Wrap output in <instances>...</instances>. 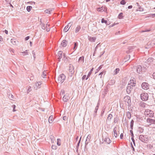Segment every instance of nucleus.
Returning <instances> with one entry per match:
<instances>
[{"mask_svg": "<svg viewBox=\"0 0 155 155\" xmlns=\"http://www.w3.org/2000/svg\"><path fill=\"white\" fill-rule=\"evenodd\" d=\"M117 128L116 127H115L113 129V132L114 134V135L115 137H117Z\"/></svg>", "mask_w": 155, "mask_h": 155, "instance_id": "b1692460", "label": "nucleus"}, {"mask_svg": "<svg viewBox=\"0 0 155 155\" xmlns=\"http://www.w3.org/2000/svg\"><path fill=\"white\" fill-rule=\"evenodd\" d=\"M57 146L55 145H53L52 146L51 148L52 149L55 150L57 149Z\"/></svg>", "mask_w": 155, "mask_h": 155, "instance_id": "79ce46f5", "label": "nucleus"}, {"mask_svg": "<svg viewBox=\"0 0 155 155\" xmlns=\"http://www.w3.org/2000/svg\"><path fill=\"white\" fill-rule=\"evenodd\" d=\"M147 122L149 124V125H151V124H155V120L150 118H147Z\"/></svg>", "mask_w": 155, "mask_h": 155, "instance_id": "6e6552de", "label": "nucleus"}, {"mask_svg": "<svg viewBox=\"0 0 155 155\" xmlns=\"http://www.w3.org/2000/svg\"><path fill=\"white\" fill-rule=\"evenodd\" d=\"M154 45H155V39H153L152 41H149L145 47L146 48L148 49L153 46Z\"/></svg>", "mask_w": 155, "mask_h": 155, "instance_id": "7ed1b4c3", "label": "nucleus"}, {"mask_svg": "<svg viewBox=\"0 0 155 155\" xmlns=\"http://www.w3.org/2000/svg\"><path fill=\"white\" fill-rule=\"evenodd\" d=\"M67 59V57L66 56L65 54L64 53L63 54V59L64 60H65L66 59Z\"/></svg>", "mask_w": 155, "mask_h": 155, "instance_id": "13d9d810", "label": "nucleus"}, {"mask_svg": "<svg viewBox=\"0 0 155 155\" xmlns=\"http://www.w3.org/2000/svg\"><path fill=\"white\" fill-rule=\"evenodd\" d=\"M153 58H149L147 61V63L150 64L153 61Z\"/></svg>", "mask_w": 155, "mask_h": 155, "instance_id": "a878e982", "label": "nucleus"}, {"mask_svg": "<svg viewBox=\"0 0 155 155\" xmlns=\"http://www.w3.org/2000/svg\"><path fill=\"white\" fill-rule=\"evenodd\" d=\"M131 147L132 148L133 150L134 151H135V149H134V147H133V145H132V143L131 142Z\"/></svg>", "mask_w": 155, "mask_h": 155, "instance_id": "69168bd1", "label": "nucleus"}, {"mask_svg": "<svg viewBox=\"0 0 155 155\" xmlns=\"http://www.w3.org/2000/svg\"><path fill=\"white\" fill-rule=\"evenodd\" d=\"M140 106L143 107H145V104L144 102H141L140 104Z\"/></svg>", "mask_w": 155, "mask_h": 155, "instance_id": "a19ab883", "label": "nucleus"}, {"mask_svg": "<svg viewBox=\"0 0 155 155\" xmlns=\"http://www.w3.org/2000/svg\"><path fill=\"white\" fill-rule=\"evenodd\" d=\"M13 97L14 96L12 94H9L8 96V97L9 98L12 100V99H13Z\"/></svg>", "mask_w": 155, "mask_h": 155, "instance_id": "8fccbe9b", "label": "nucleus"}, {"mask_svg": "<svg viewBox=\"0 0 155 155\" xmlns=\"http://www.w3.org/2000/svg\"><path fill=\"white\" fill-rule=\"evenodd\" d=\"M68 44V42L66 40H64L62 41L61 45L63 47H66Z\"/></svg>", "mask_w": 155, "mask_h": 155, "instance_id": "f3484780", "label": "nucleus"}, {"mask_svg": "<svg viewBox=\"0 0 155 155\" xmlns=\"http://www.w3.org/2000/svg\"><path fill=\"white\" fill-rule=\"evenodd\" d=\"M113 117V115L111 114H110L108 115V117H107V119L108 120H111L112 118Z\"/></svg>", "mask_w": 155, "mask_h": 155, "instance_id": "e433bc0d", "label": "nucleus"}, {"mask_svg": "<svg viewBox=\"0 0 155 155\" xmlns=\"http://www.w3.org/2000/svg\"><path fill=\"white\" fill-rule=\"evenodd\" d=\"M144 114L146 116H148L149 117H153L154 113L152 111L149 109H147L145 110Z\"/></svg>", "mask_w": 155, "mask_h": 155, "instance_id": "39448f33", "label": "nucleus"}, {"mask_svg": "<svg viewBox=\"0 0 155 155\" xmlns=\"http://www.w3.org/2000/svg\"><path fill=\"white\" fill-rule=\"evenodd\" d=\"M130 83L128 84H130V86H131L132 87H133L135 86L136 85V83L134 82V81L132 80H130Z\"/></svg>", "mask_w": 155, "mask_h": 155, "instance_id": "4be33fe9", "label": "nucleus"}, {"mask_svg": "<svg viewBox=\"0 0 155 155\" xmlns=\"http://www.w3.org/2000/svg\"><path fill=\"white\" fill-rule=\"evenodd\" d=\"M133 89V87L130 86V84H128L126 89V91L128 94H130L131 91Z\"/></svg>", "mask_w": 155, "mask_h": 155, "instance_id": "ddd939ff", "label": "nucleus"}, {"mask_svg": "<svg viewBox=\"0 0 155 155\" xmlns=\"http://www.w3.org/2000/svg\"><path fill=\"white\" fill-rule=\"evenodd\" d=\"M81 137L80 138L79 140L78 141V143L77 144V145L76 146V148H79V144H80V141H81Z\"/></svg>", "mask_w": 155, "mask_h": 155, "instance_id": "09e8293b", "label": "nucleus"}, {"mask_svg": "<svg viewBox=\"0 0 155 155\" xmlns=\"http://www.w3.org/2000/svg\"><path fill=\"white\" fill-rule=\"evenodd\" d=\"M84 57L83 56L80 57L79 58L78 62L79 64H83L84 62Z\"/></svg>", "mask_w": 155, "mask_h": 155, "instance_id": "a211bd4d", "label": "nucleus"}, {"mask_svg": "<svg viewBox=\"0 0 155 155\" xmlns=\"http://www.w3.org/2000/svg\"><path fill=\"white\" fill-rule=\"evenodd\" d=\"M93 70H94V68H93L91 69L90 71L89 72V73L86 77V80H87V79L89 78V77L91 75V74L92 73V71H93Z\"/></svg>", "mask_w": 155, "mask_h": 155, "instance_id": "cd10ccee", "label": "nucleus"}, {"mask_svg": "<svg viewBox=\"0 0 155 155\" xmlns=\"http://www.w3.org/2000/svg\"><path fill=\"white\" fill-rule=\"evenodd\" d=\"M126 115L127 117V118L129 119H130L131 118V114L130 112L129 111H128Z\"/></svg>", "mask_w": 155, "mask_h": 155, "instance_id": "f704fd0d", "label": "nucleus"}, {"mask_svg": "<svg viewBox=\"0 0 155 155\" xmlns=\"http://www.w3.org/2000/svg\"><path fill=\"white\" fill-rule=\"evenodd\" d=\"M81 29V26L79 25H78L76 28V29L75 30V32L76 33H77Z\"/></svg>", "mask_w": 155, "mask_h": 155, "instance_id": "c756f323", "label": "nucleus"}, {"mask_svg": "<svg viewBox=\"0 0 155 155\" xmlns=\"http://www.w3.org/2000/svg\"><path fill=\"white\" fill-rule=\"evenodd\" d=\"M115 82V81L114 80H111L109 82V84L110 85H113Z\"/></svg>", "mask_w": 155, "mask_h": 155, "instance_id": "473e14b6", "label": "nucleus"}, {"mask_svg": "<svg viewBox=\"0 0 155 155\" xmlns=\"http://www.w3.org/2000/svg\"><path fill=\"white\" fill-rule=\"evenodd\" d=\"M32 8V6H28L27 7L26 9L28 12H29L31 10Z\"/></svg>", "mask_w": 155, "mask_h": 155, "instance_id": "4c0bfd02", "label": "nucleus"}, {"mask_svg": "<svg viewBox=\"0 0 155 155\" xmlns=\"http://www.w3.org/2000/svg\"><path fill=\"white\" fill-rule=\"evenodd\" d=\"M74 47L73 49L74 51H75L77 48V47L78 45V43L76 41V42H74Z\"/></svg>", "mask_w": 155, "mask_h": 155, "instance_id": "393cba45", "label": "nucleus"}, {"mask_svg": "<svg viewBox=\"0 0 155 155\" xmlns=\"http://www.w3.org/2000/svg\"><path fill=\"white\" fill-rule=\"evenodd\" d=\"M139 139L142 142L147 143L148 141V138L146 135H141L139 136Z\"/></svg>", "mask_w": 155, "mask_h": 155, "instance_id": "f03ea898", "label": "nucleus"}, {"mask_svg": "<svg viewBox=\"0 0 155 155\" xmlns=\"http://www.w3.org/2000/svg\"><path fill=\"white\" fill-rule=\"evenodd\" d=\"M104 140V141L107 144H110L111 142V141L108 137L104 138L103 136V141Z\"/></svg>", "mask_w": 155, "mask_h": 155, "instance_id": "9b49d317", "label": "nucleus"}, {"mask_svg": "<svg viewBox=\"0 0 155 155\" xmlns=\"http://www.w3.org/2000/svg\"><path fill=\"white\" fill-rule=\"evenodd\" d=\"M66 78V76L64 74H62L59 75L58 78V83H62L64 82Z\"/></svg>", "mask_w": 155, "mask_h": 155, "instance_id": "20e7f679", "label": "nucleus"}, {"mask_svg": "<svg viewBox=\"0 0 155 155\" xmlns=\"http://www.w3.org/2000/svg\"><path fill=\"white\" fill-rule=\"evenodd\" d=\"M149 17L150 18H155V14H152L149 15Z\"/></svg>", "mask_w": 155, "mask_h": 155, "instance_id": "49530a36", "label": "nucleus"}, {"mask_svg": "<svg viewBox=\"0 0 155 155\" xmlns=\"http://www.w3.org/2000/svg\"><path fill=\"white\" fill-rule=\"evenodd\" d=\"M150 31V29H146L144 30H142L141 31V32H149Z\"/></svg>", "mask_w": 155, "mask_h": 155, "instance_id": "864d4df0", "label": "nucleus"}, {"mask_svg": "<svg viewBox=\"0 0 155 155\" xmlns=\"http://www.w3.org/2000/svg\"><path fill=\"white\" fill-rule=\"evenodd\" d=\"M126 3L124 0H122L120 2V4L122 5H124Z\"/></svg>", "mask_w": 155, "mask_h": 155, "instance_id": "a18cd8bd", "label": "nucleus"}, {"mask_svg": "<svg viewBox=\"0 0 155 155\" xmlns=\"http://www.w3.org/2000/svg\"><path fill=\"white\" fill-rule=\"evenodd\" d=\"M32 53L33 56L34 58L35 59V53L34 51H32Z\"/></svg>", "mask_w": 155, "mask_h": 155, "instance_id": "338daca9", "label": "nucleus"}, {"mask_svg": "<svg viewBox=\"0 0 155 155\" xmlns=\"http://www.w3.org/2000/svg\"><path fill=\"white\" fill-rule=\"evenodd\" d=\"M49 25L47 24L45 27L46 31L48 32L50 31V28L49 27Z\"/></svg>", "mask_w": 155, "mask_h": 155, "instance_id": "ea45409f", "label": "nucleus"}, {"mask_svg": "<svg viewBox=\"0 0 155 155\" xmlns=\"http://www.w3.org/2000/svg\"><path fill=\"white\" fill-rule=\"evenodd\" d=\"M46 72H45V71H44L42 73V77L43 78H45V77L46 76Z\"/></svg>", "mask_w": 155, "mask_h": 155, "instance_id": "de8ad7c7", "label": "nucleus"}, {"mask_svg": "<svg viewBox=\"0 0 155 155\" xmlns=\"http://www.w3.org/2000/svg\"><path fill=\"white\" fill-rule=\"evenodd\" d=\"M140 96L141 99L143 101H147L149 97L148 94L145 93L141 94Z\"/></svg>", "mask_w": 155, "mask_h": 155, "instance_id": "423d86ee", "label": "nucleus"}, {"mask_svg": "<svg viewBox=\"0 0 155 155\" xmlns=\"http://www.w3.org/2000/svg\"><path fill=\"white\" fill-rule=\"evenodd\" d=\"M22 55H26L28 54L27 53V50H26L25 51L22 52Z\"/></svg>", "mask_w": 155, "mask_h": 155, "instance_id": "37998d69", "label": "nucleus"}, {"mask_svg": "<svg viewBox=\"0 0 155 155\" xmlns=\"http://www.w3.org/2000/svg\"><path fill=\"white\" fill-rule=\"evenodd\" d=\"M104 111H105V110L104 109H103V110H102L101 112V116H102L104 114Z\"/></svg>", "mask_w": 155, "mask_h": 155, "instance_id": "bf43d9fd", "label": "nucleus"}, {"mask_svg": "<svg viewBox=\"0 0 155 155\" xmlns=\"http://www.w3.org/2000/svg\"><path fill=\"white\" fill-rule=\"evenodd\" d=\"M131 102V100L130 99L129 100L128 102H127L126 103H125V105H126L128 106H130L131 104H130V103Z\"/></svg>", "mask_w": 155, "mask_h": 155, "instance_id": "58836bf2", "label": "nucleus"}, {"mask_svg": "<svg viewBox=\"0 0 155 155\" xmlns=\"http://www.w3.org/2000/svg\"><path fill=\"white\" fill-rule=\"evenodd\" d=\"M12 108H13V111L14 112L15 111V107H16L15 105H13L12 106Z\"/></svg>", "mask_w": 155, "mask_h": 155, "instance_id": "680f3d73", "label": "nucleus"}, {"mask_svg": "<svg viewBox=\"0 0 155 155\" xmlns=\"http://www.w3.org/2000/svg\"><path fill=\"white\" fill-rule=\"evenodd\" d=\"M32 90L31 87L29 86L28 87V89L27 90V93H28L30 91H31Z\"/></svg>", "mask_w": 155, "mask_h": 155, "instance_id": "c03bdc74", "label": "nucleus"}, {"mask_svg": "<svg viewBox=\"0 0 155 155\" xmlns=\"http://www.w3.org/2000/svg\"><path fill=\"white\" fill-rule=\"evenodd\" d=\"M130 97L129 96H125L124 98V101L125 102V103H126L127 102H128V101L130 99Z\"/></svg>", "mask_w": 155, "mask_h": 155, "instance_id": "5701e85b", "label": "nucleus"}, {"mask_svg": "<svg viewBox=\"0 0 155 155\" xmlns=\"http://www.w3.org/2000/svg\"><path fill=\"white\" fill-rule=\"evenodd\" d=\"M98 106H96L95 107V110L94 111V112L95 113H96L97 112V110H98Z\"/></svg>", "mask_w": 155, "mask_h": 155, "instance_id": "0e129e2a", "label": "nucleus"}, {"mask_svg": "<svg viewBox=\"0 0 155 155\" xmlns=\"http://www.w3.org/2000/svg\"><path fill=\"white\" fill-rule=\"evenodd\" d=\"M134 123V120H132L130 122V125L133 126Z\"/></svg>", "mask_w": 155, "mask_h": 155, "instance_id": "052dcab7", "label": "nucleus"}, {"mask_svg": "<svg viewBox=\"0 0 155 155\" xmlns=\"http://www.w3.org/2000/svg\"><path fill=\"white\" fill-rule=\"evenodd\" d=\"M45 25L43 23H42L41 25V28L45 30Z\"/></svg>", "mask_w": 155, "mask_h": 155, "instance_id": "603ef678", "label": "nucleus"}, {"mask_svg": "<svg viewBox=\"0 0 155 155\" xmlns=\"http://www.w3.org/2000/svg\"><path fill=\"white\" fill-rule=\"evenodd\" d=\"M69 98L70 97L68 94H66L64 96L63 98V100L65 102H67L69 99Z\"/></svg>", "mask_w": 155, "mask_h": 155, "instance_id": "4468645a", "label": "nucleus"}, {"mask_svg": "<svg viewBox=\"0 0 155 155\" xmlns=\"http://www.w3.org/2000/svg\"><path fill=\"white\" fill-rule=\"evenodd\" d=\"M123 14L122 12L120 13L118 15V18L119 19H121L123 18Z\"/></svg>", "mask_w": 155, "mask_h": 155, "instance_id": "c9c22d12", "label": "nucleus"}, {"mask_svg": "<svg viewBox=\"0 0 155 155\" xmlns=\"http://www.w3.org/2000/svg\"><path fill=\"white\" fill-rule=\"evenodd\" d=\"M119 120L118 117L117 115H116V117L114 118V123H117Z\"/></svg>", "mask_w": 155, "mask_h": 155, "instance_id": "bb28decb", "label": "nucleus"}, {"mask_svg": "<svg viewBox=\"0 0 155 155\" xmlns=\"http://www.w3.org/2000/svg\"><path fill=\"white\" fill-rule=\"evenodd\" d=\"M102 68L101 65L96 70L97 71L95 72V73H97Z\"/></svg>", "mask_w": 155, "mask_h": 155, "instance_id": "5fc2aeb1", "label": "nucleus"}, {"mask_svg": "<svg viewBox=\"0 0 155 155\" xmlns=\"http://www.w3.org/2000/svg\"><path fill=\"white\" fill-rule=\"evenodd\" d=\"M130 132L131 133V137L134 138V134L133 133V130H130Z\"/></svg>", "mask_w": 155, "mask_h": 155, "instance_id": "3c124183", "label": "nucleus"}, {"mask_svg": "<svg viewBox=\"0 0 155 155\" xmlns=\"http://www.w3.org/2000/svg\"><path fill=\"white\" fill-rule=\"evenodd\" d=\"M96 38L95 37L88 36V40L91 42H95Z\"/></svg>", "mask_w": 155, "mask_h": 155, "instance_id": "aec40b11", "label": "nucleus"}, {"mask_svg": "<svg viewBox=\"0 0 155 155\" xmlns=\"http://www.w3.org/2000/svg\"><path fill=\"white\" fill-rule=\"evenodd\" d=\"M141 87L143 89L147 90L149 88V85L147 83L143 82L141 84Z\"/></svg>", "mask_w": 155, "mask_h": 155, "instance_id": "0eeeda50", "label": "nucleus"}, {"mask_svg": "<svg viewBox=\"0 0 155 155\" xmlns=\"http://www.w3.org/2000/svg\"><path fill=\"white\" fill-rule=\"evenodd\" d=\"M136 71L139 74H142L147 70V68L144 66L138 65L136 68Z\"/></svg>", "mask_w": 155, "mask_h": 155, "instance_id": "f257e3e1", "label": "nucleus"}, {"mask_svg": "<svg viewBox=\"0 0 155 155\" xmlns=\"http://www.w3.org/2000/svg\"><path fill=\"white\" fill-rule=\"evenodd\" d=\"M120 71L119 68H116V69L114 71V74L116 75Z\"/></svg>", "mask_w": 155, "mask_h": 155, "instance_id": "72a5a7b5", "label": "nucleus"}, {"mask_svg": "<svg viewBox=\"0 0 155 155\" xmlns=\"http://www.w3.org/2000/svg\"><path fill=\"white\" fill-rule=\"evenodd\" d=\"M53 9L52 8H49L45 10V12L46 13L50 14V12L52 11Z\"/></svg>", "mask_w": 155, "mask_h": 155, "instance_id": "2f4dec72", "label": "nucleus"}, {"mask_svg": "<svg viewBox=\"0 0 155 155\" xmlns=\"http://www.w3.org/2000/svg\"><path fill=\"white\" fill-rule=\"evenodd\" d=\"M11 42L12 44L15 45H17L18 43V41L15 38L11 39Z\"/></svg>", "mask_w": 155, "mask_h": 155, "instance_id": "dca6fc26", "label": "nucleus"}, {"mask_svg": "<svg viewBox=\"0 0 155 155\" xmlns=\"http://www.w3.org/2000/svg\"><path fill=\"white\" fill-rule=\"evenodd\" d=\"M29 38L30 37L29 36H28L25 38V41H27L29 39Z\"/></svg>", "mask_w": 155, "mask_h": 155, "instance_id": "774afa93", "label": "nucleus"}, {"mask_svg": "<svg viewBox=\"0 0 155 155\" xmlns=\"http://www.w3.org/2000/svg\"><path fill=\"white\" fill-rule=\"evenodd\" d=\"M134 48V46H130L128 48V51H126V53L127 54L130 53L132 51V49Z\"/></svg>", "mask_w": 155, "mask_h": 155, "instance_id": "6ab92c4d", "label": "nucleus"}, {"mask_svg": "<svg viewBox=\"0 0 155 155\" xmlns=\"http://www.w3.org/2000/svg\"><path fill=\"white\" fill-rule=\"evenodd\" d=\"M131 140L133 143V144H134V146H135V140H134V138H133V137H131Z\"/></svg>", "mask_w": 155, "mask_h": 155, "instance_id": "6e6d98bb", "label": "nucleus"}, {"mask_svg": "<svg viewBox=\"0 0 155 155\" xmlns=\"http://www.w3.org/2000/svg\"><path fill=\"white\" fill-rule=\"evenodd\" d=\"M101 22L102 23H105L106 25H109V24L108 23L107 21L106 20H105L104 18H102L101 19Z\"/></svg>", "mask_w": 155, "mask_h": 155, "instance_id": "7c9ffc66", "label": "nucleus"}, {"mask_svg": "<svg viewBox=\"0 0 155 155\" xmlns=\"http://www.w3.org/2000/svg\"><path fill=\"white\" fill-rule=\"evenodd\" d=\"M98 44L97 45L95 48V49H94V54H93L94 55V54H95V53L96 52V50H97V46H98Z\"/></svg>", "mask_w": 155, "mask_h": 155, "instance_id": "e2e57ef3", "label": "nucleus"}, {"mask_svg": "<svg viewBox=\"0 0 155 155\" xmlns=\"http://www.w3.org/2000/svg\"><path fill=\"white\" fill-rule=\"evenodd\" d=\"M53 118V116L52 115H51L49 117L48 119V122L50 124L53 121L52 120Z\"/></svg>", "mask_w": 155, "mask_h": 155, "instance_id": "c85d7f7f", "label": "nucleus"}, {"mask_svg": "<svg viewBox=\"0 0 155 155\" xmlns=\"http://www.w3.org/2000/svg\"><path fill=\"white\" fill-rule=\"evenodd\" d=\"M63 52L62 51H59L58 52V54L57 55V57H58V61H60V60L61 58H62V54Z\"/></svg>", "mask_w": 155, "mask_h": 155, "instance_id": "2eb2a0df", "label": "nucleus"}, {"mask_svg": "<svg viewBox=\"0 0 155 155\" xmlns=\"http://www.w3.org/2000/svg\"><path fill=\"white\" fill-rule=\"evenodd\" d=\"M74 67L73 65L71 64H70L69 70L70 72H71V75L70 76L71 77L72 76V74L74 72Z\"/></svg>", "mask_w": 155, "mask_h": 155, "instance_id": "1a4fd4ad", "label": "nucleus"}, {"mask_svg": "<svg viewBox=\"0 0 155 155\" xmlns=\"http://www.w3.org/2000/svg\"><path fill=\"white\" fill-rule=\"evenodd\" d=\"M138 8L139 9V10L140 11L142 12L143 10V8L141 7L140 6Z\"/></svg>", "mask_w": 155, "mask_h": 155, "instance_id": "4d7b16f0", "label": "nucleus"}, {"mask_svg": "<svg viewBox=\"0 0 155 155\" xmlns=\"http://www.w3.org/2000/svg\"><path fill=\"white\" fill-rule=\"evenodd\" d=\"M91 138V136L90 135H88L87 137L86 140L85 142V145L84 146V149L86 148V146L89 143L90 141V140Z\"/></svg>", "mask_w": 155, "mask_h": 155, "instance_id": "9d476101", "label": "nucleus"}, {"mask_svg": "<svg viewBox=\"0 0 155 155\" xmlns=\"http://www.w3.org/2000/svg\"><path fill=\"white\" fill-rule=\"evenodd\" d=\"M71 25L72 24L71 23H68V25L65 27L63 31L64 32H67L69 30Z\"/></svg>", "mask_w": 155, "mask_h": 155, "instance_id": "f8f14e48", "label": "nucleus"}, {"mask_svg": "<svg viewBox=\"0 0 155 155\" xmlns=\"http://www.w3.org/2000/svg\"><path fill=\"white\" fill-rule=\"evenodd\" d=\"M107 8L106 7H103L102 6L101 8H97V10L99 12L104 11H105V9L106 10Z\"/></svg>", "mask_w": 155, "mask_h": 155, "instance_id": "412c9836", "label": "nucleus"}]
</instances>
